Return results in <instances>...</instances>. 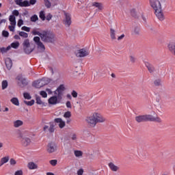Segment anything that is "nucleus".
Returning <instances> with one entry per match:
<instances>
[{"instance_id":"f257e3e1","label":"nucleus","mask_w":175,"mask_h":175,"mask_svg":"<svg viewBox=\"0 0 175 175\" xmlns=\"http://www.w3.org/2000/svg\"><path fill=\"white\" fill-rule=\"evenodd\" d=\"M39 30H40V29H33L31 31L32 35H38L44 43L53 44L55 42V34L54 32L49 30H42L40 33Z\"/></svg>"},{"instance_id":"f03ea898","label":"nucleus","mask_w":175,"mask_h":175,"mask_svg":"<svg viewBox=\"0 0 175 175\" xmlns=\"http://www.w3.org/2000/svg\"><path fill=\"white\" fill-rule=\"evenodd\" d=\"M151 8L154 10V14L160 21L165 20V15L162 12V5L159 0H149Z\"/></svg>"},{"instance_id":"7ed1b4c3","label":"nucleus","mask_w":175,"mask_h":175,"mask_svg":"<svg viewBox=\"0 0 175 175\" xmlns=\"http://www.w3.org/2000/svg\"><path fill=\"white\" fill-rule=\"evenodd\" d=\"M87 121L90 126L94 128L98 122H105V118L100 113H94L92 116L87 118Z\"/></svg>"},{"instance_id":"20e7f679","label":"nucleus","mask_w":175,"mask_h":175,"mask_svg":"<svg viewBox=\"0 0 175 175\" xmlns=\"http://www.w3.org/2000/svg\"><path fill=\"white\" fill-rule=\"evenodd\" d=\"M50 83V79L43 78L42 79H38L33 82L32 85L35 87V88H42V87H44V85H47Z\"/></svg>"},{"instance_id":"39448f33","label":"nucleus","mask_w":175,"mask_h":175,"mask_svg":"<svg viewBox=\"0 0 175 175\" xmlns=\"http://www.w3.org/2000/svg\"><path fill=\"white\" fill-rule=\"evenodd\" d=\"M16 80L18 81V85L21 87V88H24V87H27L28 85V81L21 75L17 76Z\"/></svg>"},{"instance_id":"423d86ee","label":"nucleus","mask_w":175,"mask_h":175,"mask_svg":"<svg viewBox=\"0 0 175 175\" xmlns=\"http://www.w3.org/2000/svg\"><path fill=\"white\" fill-rule=\"evenodd\" d=\"M75 54L78 58H83L84 57H87V55H90V53L84 49H81L76 51Z\"/></svg>"},{"instance_id":"0eeeda50","label":"nucleus","mask_w":175,"mask_h":175,"mask_svg":"<svg viewBox=\"0 0 175 175\" xmlns=\"http://www.w3.org/2000/svg\"><path fill=\"white\" fill-rule=\"evenodd\" d=\"M137 122H147L150 121V115H141L135 117Z\"/></svg>"},{"instance_id":"6e6552de","label":"nucleus","mask_w":175,"mask_h":175,"mask_svg":"<svg viewBox=\"0 0 175 175\" xmlns=\"http://www.w3.org/2000/svg\"><path fill=\"white\" fill-rule=\"evenodd\" d=\"M46 151L49 154H53V152H55L57 151V145L55 142H51L48 144Z\"/></svg>"},{"instance_id":"1a4fd4ad","label":"nucleus","mask_w":175,"mask_h":175,"mask_svg":"<svg viewBox=\"0 0 175 175\" xmlns=\"http://www.w3.org/2000/svg\"><path fill=\"white\" fill-rule=\"evenodd\" d=\"M65 20L64 24L67 27H70V24H72V17L70 16V14L69 13H64Z\"/></svg>"},{"instance_id":"9d476101","label":"nucleus","mask_w":175,"mask_h":175,"mask_svg":"<svg viewBox=\"0 0 175 175\" xmlns=\"http://www.w3.org/2000/svg\"><path fill=\"white\" fill-rule=\"evenodd\" d=\"M48 103H49V105H57L59 103V100H58L57 96H53L48 100Z\"/></svg>"},{"instance_id":"9b49d317","label":"nucleus","mask_w":175,"mask_h":175,"mask_svg":"<svg viewBox=\"0 0 175 175\" xmlns=\"http://www.w3.org/2000/svg\"><path fill=\"white\" fill-rule=\"evenodd\" d=\"M21 142L23 147H28V146L31 144V139L29 137H23L22 138Z\"/></svg>"},{"instance_id":"f8f14e48","label":"nucleus","mask_w":175,"mask_h":175,"mask_svg":"<svg viewBox=\"0 0 175 175\" xmlns=\"http://www.w3.org/2000/svg\"><path fill=\"white\" fill-rule=\"evenodd\" d=\"M145 66L147 68L149 73H154L155 72V67L152 64L146 62Z\"/></svg>"},{"instance_id":"ddd939ff","label":"nucleus","mask_w":175,"mask_h":175,"mask_svg":"<svg viewBox=\"0 0 175 175\" xmlns=\"http://www.w3.org/2000/svg\"><path fill=\"white\" fill-rule=\"evenodd\" d=\"M5 66L8 70H10L12 69V66H13V62L12 61V59L10 57H7L5 59Z\"/></svg>"},{"instance_id":"4468645a","label":"nucleus","mask_w":175,"mask_h":175,"mask_svg":"<svg viewBox=\"0 0 175 175\" xmlns=\"http://www.w3.org/2000/svg\"><path fill=\"white\" fill-rule=\"evenodd\" d=\"M55 122H56L57 124H59V126L60 129H62V128H64V126H65V122L64 120H62V119L61 118H55Z\"/></svg>"},{"instance_id":"2eb2a0df","label":"nucleus","mask_w":175,"mask_h":175,"mask_svg":"<svg viewBox=\"0 0 175 175\" xmlns=\"http://www.w3.org/2000/svg\"><path fill=\"white\" fill-rule=\"evenodd\" d=\"M149 121L152 122H162V119L159 117H153L152 115H149Z\"/></svg>"},{"instance_id":"dca6fc26","label":"nucleus","mask_w":175,"mask_h":175,"mask_svg":"<svg viewBox=\"0 0 175 175\" xmlns=\"http://www.w3.org/2000/svg\"><path fill=\"white\" fill-rule=\"evenodd\" d=\"M65 91V85L64 84L60 85L55 92V94H64V92Z\"/></svg>"},{"instance_id":"f3484780","label":"nucleus","mask_w":175,"mask_h":175,"mask_svg":"<svg viewBox=\"0 0 175 175\" xmlns=\"http://www.w3.org/2000/svg\"><path fill=\"white\" fill-rule=\"evenodd\" d=\"M108 166L112 172H117L120 169V167H118V166L114 165V163H113L111 162L109 163Z\"/></svg>"},{"instance_id":"a211bd4d","label":"nucleus","mask_w":175,"mask_h":175,"mask_svg":"<svg viewBox=\"0 0 175 175\" xmlns=\"http://www.w3.org/2000/svg\"><path fill=\"white\" fill-rule=\"evenodd\" d=\"M92 6L98 8V10H103V4L102 3L94 2L92 3Z\"/></svg>"},{"instance_id":"6ab92c4d","label":"nucleus","mask_w":175,"mask_h":175,"mask_svg":"<svg viewBox=\"0 0 175 175\" xmlns=\"http://www.w3.org/2000/svg\"><path fill=\"white\" fill-rule=\"evenodd\" d=\"M27 167H29V169L30 170H35V169H36L38 167V165H36L33 162H30V163H28Z\"/></svg>"},{"instance_id":"aec40b11","label":"nucleus","mask_w":175,"mask_h":175,"mask_svg":"<svg viewBox=\"0 0 175 175\" xmlns=\"http://www.w3.org/2000/svg\"><path fill=\"white\" fill-rule=\"evenodd\" d=\"M10 102L15 105V106H20V102L18 101V98L14 97L10 100Z\"/></svg>"},{"instance_id":"412c9836","label":"nucleus","mask_w":175,"mask_h":175,"mask_svg":"<svg viewBox=\"0 0 175 175\" xmlns=\"http://www.w3.org/2000/svg\"><path fill=\"white\" fill-rule=\"evenodd\" d=\"M23 121L18 120L15 122H14V128H18L19 126H21L23 125Z\"/></svg>"},{"instance_id":"4be33fe9","label":"nucleus","mask_w":175,"mask_h":175,"mask_svg":"<svg viewBox=\"0 0 175 175\" xmlns=\"http://www.w3.org/2000/svg\"><path fill=\"white\" fill-rule=\"evenodd\" d=\"M133 34L139 36L140 35V27L139 26H136L133 29Z\"/></svg>"},{"instance_id":"5701e85b","label":"nucleus","mask_w":175,"mask_h":175,"mask_svg":"<svg viewBox=\"0 0 175 175\" xmlns=\"http://www.w3.org/2000/svg\"><path fill=\"white\" fill-rule=\"evenodd\" d=\"M110 36L112 40H115L116 38V30L114 29H110Z\"/></svg>"},{"instance_id":"b1692460","label":"nucleus","mask_w":175,"mask_h":175,"mask_svg":"<svg viewBox=\"0 0 175 175\" xmlns=\"http://www.w3.org/2000/svg\"><path fill=\"white\" fill-rule=\"evenodd\" d=\"M24 49V52L25 54H31L32 51H33L34 49L33 48H29V47H25Z\"/></svg>"},{"instance_id":"393cba45","label":"nucleus","mask_w":175,"mask_h":175,"mask_svg":"<svg viewBox=\"0 0 175 175\" xmlns=\"http://www.w3.org/2000/svg\"><path fill=\"white\" fill-rule=\"evenodd\" d=\"M23 48L30 47L31 44L29 43V39L25 40L23 43Z\"/></svg>"},{"instance_id":"a878e982","label":"nucleus","mask_w":175,"mask_h":175,"mask_svg":"<svg viewBox=\"0 0 175 175\" xmlns=\"http://www.w3.org/2000/svg\"><path fill=\"white\" fill-rule=\"evenodd\" d=\"M39 17L42 21H44V20H46V14H44V11L40 12Z\"/></svg>"},{"instance_id":"bb28decb","label":"nucleus","mask_w":175,"mask_h":175,"mask_svg":"<svg viewBox=\"0 0 175 175\" xmlns=\"http://www.w3.org/2000/svg\"><path fill=\"white\" fill-rule=\"evenodd\" d=\"M38 20H39V17H38V15L36 14L31 16L30 18V21H31V23H36Z\"/></svg>"},{"instance_id":"cd10ccee","label":"nucleus","mask_w":175,"mask_h":175,"mask_svg":"<svg viewBox=\"0 0 175 175\" xmlns=\"http://www.w3.org/2000/svg\"><path fill=\"white\" fill-rule=\"evenodd\" d=\"M23 102L27 106H33L35 105V100H31L30 101L24 100Z\"/></svg>"},{"instance_id":"c85d7f7f","label":"nucleus","mask_w":175,"mask_h":175,"mask_svg":"<svg viewBox=\"0 0 175 175\" xmlns=\"http://www.w3.org/2000/svg\"><path fill=\"white\" fill-rule=\"evenodd\" d=\"M36 44L38 46V49H40L41 50H43V51L46 50V47L44 46V44H43V42H42V41H40Z\"/></svg>"},{"instance_id":"c756f323","label":"nucleus","mask_w":175,"mask_h":175,"mask_svg":"<svg viewBox=\"0 0 175 175\" xmlns=\"http://www.w3.org/2000/svg\"><path fill=\"white\" fill-rule=\"evenodd\" d=\"M7 162H9V157H3V158L1 159V165H5V163H7Z\"/></svg>"},{"instance_id":"7c9ffc66","label":"nucleus","mask_w":175,"mask_h":175,"mask_svg":"<svg viewBox=\"0 0 175 175\" xmlns=\"http://www.w3.org/2000/svg\"><path fill=\"white\" fill-rule=\"evenodd\" d=\"M8 81L4 80L2 81L1 83L2 90H6V88H8Z\"/></svg>"},{"instance_id":"2f4dec72","label":"nucleus","mask_w":175,"mask_h":175,"mask_svg":"<svg viewBox=\"0 0 175 175\" xmlns=\"http://www.w3.org/2000/svg\"><path fill=\"white\" fill-rule=\"evenodd\" d=\"M20 46V43L18 42H12L11 44V47L12 49H18V46Z\"/></svg>"},{"instance_id":"473e14b6","label":"nucleus","mask_w":175,"mask_h":175,"mask_svg":"<svg viewBox=\"0 0 175 175\" xmlns=\"http://www.w3.org/2000/svg\"><path fill=\"white\" fill-rule=\"evenodd\" d=\"M74 154L77 157H83V152L81 150H75Z\"/></svg>"},{"instance_id":"72a5a7b5","label":"nucleus","mask_w":175,"mask_h":175,"mask_svg":"<svg viewBox=\"0 0 175 175\" xmlns=\"http://www.w3.org/2000/svg\"><path fill=\"white\" fill-rule=\"evenodd\" d=\"M50 124V126H49V131L51 133H54V131H55V129H54V126H55V125H54L53 123H49Z\"/></svg>"},{"instance_id":"f704fd0d","label":"nucleus","mask_w":175,"mask_h":175,"mask_svg":"<svg viewBox=\"0 0 175 175\" xmlns=\"http://www.w3.org/2000/svg\"><path fill=\"white\" fill-rule=\"evenodd\" d=\"M23 97L25 98V99H27L28 100L32 98L31 94H29V93L28 92L23 93Z\"/></svg>"},{"instance_id":"c9c22d12","label":"nucleus","mask_w":175,"mask_h":175,"mask_svg":"<svg viewBox=\"0 0 175 175\" xmlns=\"http://www.w3.org/2000/svg\"><path fill=\"white\" fill-rule=\"evenodd\" d=\"M44 1L46 8H47L48 9H50L51 8V3L50 2V1L44 0Z\"/></svg>"},{"instance_id":"e433bc0d","label":"nucleus","mask_w":175,"mask_h":175,"mask_svg":"<svg viewBox=\"0 0 175 175\" xmlns=\"http://www.w3.org/2000/svg\"><path fill=\"white\" fill-rule=\"evenodd\" d=\"M19 36L27 38H28V34L25 31H20Z\"/></svg>"},{"instance_id":"4c0bfd02","label":"nucleus","mask_w":175,"mask_h":175,"mask_svg":"<svg viewBox=\"0 0 175 175\" xmlns=\"http://www.w3.org/2000/svg\"><path fill=\"white\" fill-rule=\"evenodd\" d=\"M28 6H30L29 5V1H28L27 0L23 1V3H22V8H27Z\"/></svg>"},{"instance_id":"58836bf2","label":"nucleus","mask_w":175,"mask_h":175,"mask_svg":"<svg viewBox=\"0 0 175 175\" xmlns=\"http://www.w3.org/2000/svg\"><path fill=\"white\" fill-rule=\"evenodd\" d=\"M64 117L65 118H70V117H72V113L70 111H67L64 113Z\"/></svg>"},{"instance_id":"ea45409f","label":"nucleus","mask_w":175,"mask_h":175,"mask_svg":"<svg viewBox=\"0 0 175 175\" xmlns=\"http://www.w3.org/2000/svg\"><path fill=\"white\" fill-rule=\"evenodd\" d=\"M36 100L37 105H43V102H42V99L40 96L36 97Z\"/></svg>"},{"instance_id":"a19ab883","label":"nucleus","mask_w":175,"mask_h":175,"mask_svg":"<svg viewBox=\"0 0 175 175\" xmlns=\"http://www.w3.org/2000/svg\"><path fill=\"white\" fill-rule=\"evenodd\" d=\"M22 31H25V32H29L31 31V28L27 26H23L21 27Z\"/></svg>"},{"instance_id":"79ce46f5","label":"nucleus","mask_w":175,"mask_h":175,"mask_svg":"<svg viewBox=\"0 0 175 175\" xmlns=\"http://www.w3.org/2000/svg\"><path fill=\"white\" fill-rule=\"evenodd\" d=\"M33 42H35V43L37 44L38 43H40V37L39 36H36L33 38Z\"/></svg>"},{"instance_id":"37998d69","label":"nucleus","mask_w":175,"mask_h":175,"mask_svg":"<svg viewBox=\"0 0 175 175\" xmlns=\"http://www.w3.org/2000/svg\"><path fill=\"white\" fill-rule=\"evenodd\" d=\"M154 84L156 85V87H159V85H161V79H156L154 81Z\"/></svg>"},{"instance_id":"c03bdc74","label":"nucleus","mask_w":175,"mask_h":175,"mask_svg":"<svg viewBox=\"0 0 175 175\" xmlns=\"http://www.w3.org/2000/svg\"><path fill=\"white\" fill-rule=\"evenodd\" d=\"M2 35L4 38H9V31L4 30L2 31Z\"/></svg>"},{"instance_id":"a18cd8bd","label":"nucleus","mask_w":175,"mask_h":175,"mask_svg":"<svg viewBox=\"0 0 175 175\" xmlns=\"http://www.w3.org/2000/svg\"><path fill=\"white\" fill-rule=\"evenodd\" d=\"M57 100H59V103H61V100H62V93H57Z\"/></svg>"},{"instance_id":"49530a36","label":"nucleus","mask_w":175,"mask_h":175,"mask_svg":"<svg viewBox=\"0 0 175 175\" xmlns=\"http://www.w3.org/2000/svg\"><path fill=\"white\" fill-rule=\"evenodd\" d=\"M15 3L18 5V6L23 7V0H16Z\"/></svg>"},{"instance_id":"de8ad7c7","label":"nucleus","mask_w":175,"mask_h":175,"mask_svg":"<svg viewBox=\"0 0 175 175\" xmlns=\"http://www.w3.org/2000/svg\"><path fill=\"white\" fill-rule=\"evenodd\" d=\"M40 95H41L42 98H46L47 96V93L45 91H41Z\"/></svg>"},{"instance_id":"09e8293b","label":"nucleus","mask_w":175,"mask_h":175,"mask_svg":"<svg viewBox=\"0 0 175 175\" xmlns=\"http://www.w3.org/2000/svg\"><path fill=\"white\" fill-rule=\"evenodd\" d=\"M71 95L74 98H77V95H78L77 92H76V90H72L71 92Z\"/></svg>"},{"instance_id":"8fccbe9b","label":"nucleus","mask_w":175,"mask_h":175,"mask_svg":"<svg viewBox=\"0 0 175 175\" xmlns=\"http://www.w3.org/2000/svg\"><path fill=\"white\" fill-rule=\"evenodd\" d=\"M24 24V21H23V19H19L18 21V23H17V25L18 27H21V25H23Z\"/></svg>"},{"instance_id":"3c124183","label":"nucleus","mask_w":175,"mask_h":175,"mask_svg":"<svg viewBox=\"0 0 175 175\" xmlns=\"http://www.w3.org/2000/svg\"><path fill=\"white\" fill-rule=\"evenodd\" d=\"M57 162L58 161L55 159L50 161V163H51V165H52V166H55L57 165Z\"/></svg>"},{"instance_id":"603ef678","label":"nucleus","mask_w":175,"mask_h":175,"mask_svg":"<svg viewBox=\"0 0 175 175\" xmlns=\"http://www.w3.org/2000/svg\"><path fill=\"white\" fill-rule=\"evenodd\" d=\"M12 16H16V17L20 14V12H18V10H14L13 12H12Z\"/></svg>"},{"instance_id":"864d4df0","label":"nucleus","mask_w":175,"mask_h":175,"mask_svg":"<svg viewBox=\"0 0 175 175\" xmlns=\"http://www.w3.org/2000/svg\"><path fill=\"white\" fill-rule=\"evenodd\" d=\"M10 22L16 21V16L14 15H10L9 17Z\"/></svg>"},{"instance_id":"5fc2aeb1","label":"nucleus","mask_w":175,"mask_h":175,"mask_svg":"<svg viewBox=\"0 0 175 175\" xmlns=\"http://www.w3.org/2000/svg\"><path fill=\"white\" fill-rule=\"evenodd\" d=\"M0 52H1L2 54H5V53H8V51H6V48L2 47L0 48Z\"/></svg>"},{"instance_id":"6e6d98bb","label":"nucleus","mask_w":175,"mask_h":175,"mask_svg":"<svg viewBox=\"0 0 175 175\" xmlns=\"http://www.w3.org/2000/svg\"><path fill=\"white\" fill-rule=\"evenodd\" d=\"M45 18H46L47 21H50V20H51V18H53V15H51V14H49L46 17H45Z\"/></svg>"},{"instance_id":"4d7b16f0","label":"nucleus","mask_w":175,"mask_h":175,"mask_svg":"<svg viewBox=\"0 0 175 175\" xmlns=\"http://www.w3.org/2000/svg\"><path fill=\"white\" fill-rule=\"evenodd\" d=\"M66 106L68 109H72V104L70 103V101H67L66 103Z\"/></svg>"},{"instance_id":"13d9d810","label":"nucleus","mask_w":175,"mask_h":175,"mask_svg":"<svg viewBox=\"0 0 175 175\" xmlns=\"http://www.w3.org/2000/svg\"><path fill=\"white\" fill-rule=\"evenodd\" d=\"M131 14L133 17H136V11L135 10H131Z\"/></svg>"},{"instance_id":"bf43d9fd","label":"nucleus","mask_w":175,"mask_h":175,"mask_svg":"<svg viewBox=\"0 0 175 175\" xmlns=\"http://www.w3.org/2000/svg\"><path fill=\"white\" fill-rule=\"evenodd\" d=\"M83 173H84V170H83V169H79L77 171V174L78 175H83Z\"/></svg>"},{"instance_id":"052dcab7","label":"nucleus","mask_w":175,"mask_h":175,"mask_svg":"<svg viewBox=\"0 0 175 175\" xmlns=\"http://www.w3.org/2000/svg\"><path fill=\"white\" fill-rule=\"evenodd\" d=\"M15 27H16V26H12V25L8 26V28L11 32H14Z\"/></svg>"},{"instance_id":"680f3d73","label":"nucleus","mask_w":175,"mask_h":175,"mask_svg":"<svg viewBox=\"0 0 175 175\" xmlns=\"http://www.w3.org/2000/svg\"><path fill=\"white\" fill-rule=\"evenodd\" d=\"M14 175H23V170H20L15 172Z\"/></svg>"},{"instance_id":"e2e57ef3","label":"nucleus","mask_w":175,"mask_h":175,"mask_svg":"<svg viewBox=\"0 0 175 175\" xmlns=\"http://www.w3.org/2000/svg\"><path fill=\"white\" fill-rule=\"evenodd\" d=\"M10 165H16V163H17V162L14 159H11L10 161Z\"/></svg>"},{"instance_id":"0e129e2a","label":"nucleus","mask_w":175,"mask_h":175,"mask_svg":"<svg viewBox=\"0 0 175 175\" xmlns=\"http://www.w3.org/2000/svg\"><path fill=\"white\" fill-rule=\"evenodd\" d=\"M130 61L131 62H132L133 64H135L136 59L133 57V56H130Z\"/></svg>"},{"instance_id":"69168bd1","label":"nucleus","mask_w":175,"mask_h":175,"mask_svg":"<svg viewBox=\"0 0 175 175\" xmlns=\"http://www.w3.org/2000/svg\"><path fill=\"white\" fill-rule=\"evenodd\" d=\"M35 3H36V0H30L29 1V4L31 6V5H35Z\"/></svg>"},{"instance_id":"338daca9","label":"nucleus","mask_w":175,"mask_h":175,"mask_svg":"<svg viewBox=\"0 0 175 175\" xmlns=\"http://www.w3.org/2000/svg\"><path fill=\"white\" fill-rule=\"evenodd\" d=\"M125 38V34H122L118 38V40H121Z\"/></svg>"},{"instance_id":"774afa93","label":"nucleus","mask_w":175,"mask_h":175,"mask_svg":"<svg viewBox=\"0 0 175 175\" xmlns=\"http://www.w3.org/2000/svg\"><path fill=\"white\" fill-rule=\"evenodd\" d=\"M14 38L16 39V40H20V39H21L20 36H18V35H15L14 36Z\"/></svg>"}]
</instances>
